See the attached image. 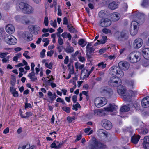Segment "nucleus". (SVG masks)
<instances>
[{
  "label": "nucleus",
  "mask_w": 149,
  "mask_h": 149,
  "mask_svg": "<svg viewBox=\"0 0 149 149\" xmlns=\"http://www.w3.org/2000/svg\"><path fill=\"white\" fill-rule=\"evenodd\" d=\"M47 95L49 98L52 100H54L57 97V95L54 93L52 94V93L50 91H48L47 93Z\"/></svg>",
  "instance_id": "31"
},
{
  "label": "nucleus",
  "mask_w": 149,
  "mask_h": 149,
  "mask_svg": "<svg viewBox=\"0 0 149 149\" xmlns=\"http://www.w3.org/2000/svg\"><path fill=\"white\" fill-rule=\"evenodd\" d=\"M93 114L95 116L100 117L105 116L108 115V113L104 109L103 110L101 109L95 110L94 111Z\"/></svg>",
  "instance_id": "14"
},
{
  "label": "nucleus",
  "mask_w": 149,
  "mask_h": 149,
  "mask_svg": "<svg viewBox=\"0 0 149 149\" xmlns=\"http://www.w3.org/2000/svg\"><path fill=\"white\" fill-rule=\"evenodd\" d=\"M141 105L144 107L149 106V97L147 96L143 98L141 101Z\"/></svg>",
  "instance_id": "19"
},
{
  "label": "nucleus",
  "mask_w": 149,
  "mask_h": 149,
  "mask_svg": "<svg viewBox=\"0 0 149 149\" xmlns=\"http://www.w3.org/2000/svg\"><path fill=\"white\" fill-rule=\"evenodd\" d=\"M63 47L62 46H60L58 45L57 47V49L58 50V52L60 53L62 51V49L63 48Z\"/></svg>",
  "instance_id": "63"
},
{
  "label": "nucleus",
  "mask_w": 149,
  "mask_h": 149,
  "mask_svg": "<svg viewBox=\"0 0 149 149\" xmlns=\"http://www.w3.org/2000/svg\"><path fill=\"white\" fill-rule=\"evenodd\" d=\"M141 54L139 52H134L130 53L128 56V61L132 63H135L141 59Z\"/></svg>",
  "instance_id": "1"
},
{
  "label": "nucleus",
  "mask_w": 149,
  "mask_h": 149,
  "mask_svg": "<svg viewBox=\"0 0 149 149\" xmlns=\"http://www.w3.org/2000/svg\"><path fill=\"white\" fill-rule=\"evenodd\" d=\"M69 31L71 33H76L77 32V30L75 29V28L73 27L69 30Z\"/></svg>",
  "instance_id": "55"
},
{
  "label": "nucleus",
  "mask_w": 149,
  "mask_h": 149,
  "mask_svg": "<svg viewBox=\"0 0 149 149\" xmlns=\"http://www.w3.org/2000/svg\"><path fill=\"white\" fill-rule=\"evenodd\" d=\"M6 30L8 33L12 34L15 31V28L12 25L9 24L6 26Z\"/></svg>",
  "instance_id": "21"
},
{
  "label": "nucleus",
  "mask_w": 149,
  "mask_h": 149,
  "mask_svg": "<svg viewBox=\"0 0 149 149\" xmlns=\"http://www.w3.org/2000/svg\"><path fill=\"white\" fill-rule=\"evenodd\" d=\"M128 33L125 31H123L121 32L118 31L115 34V36L118 37V38L121 37L126 38L128 37Z\"/></svg>",
  "instance_id": "18"
},
{
  "label": "nucleus",
  "mask_w": 149,
  "mask_h": 149,
  "mask_svg": "<svg viewBox=\"0 0 149 149\" xmlns=\"http://www.w3.org/2000/svg\"><path fill=\"white\" fill-rule=\"evenodd\" d=\"M82 138V136L81 135H79L77 136V138L75 140V142H76L80 140Z\"/></svg>",
  "instance_id": "61"
},
{
  "label": "nucleus",
  "mask_w": 149,
  "mask_h": 149,
  "mask_svg": "<svg viewBox=\"0 0 149 149\" xmlns=\"http://www.w3.org/2000/svg\"><path fill=\"white\" fill-rule=\"evenodd\" d=\"M108 83L110 85L116 87L121 84V80L119 77L113 76L111 77Z\"/></svg>",
  "instance_id": "4"
},
{
  "label": "nucleus",
  "mask_w": 149,
  "mask_h": 149,
  "mask_svg": "<svg viewBox=\"0 0 149 149\" xmlns=\"http://www.w3.org/2000/svg\"><path fill=\"white\" fill-rule=\"evenodd\" d=\"M73 108L72 109L76 111L77 110V108H79L80 107V105L78 103H77L75 105H73Z\"/></svg>",
  "instance_id": "46"
},
{
  "label": "nucleus",
  "mask_w": 149,
  "mask_h": 149,
  "mask_svg": "<svg viewBox=\"0 0 149 149\" xmlns=\"http://www.w3.org/2000/svg\"><path fill=\"white\" fill-rule=\"evenodd\" d=\"M120 14L117 12H114L111 14V18L114 21H116L120 18Z\"/></svg>",
  "instance_id": "22"
},
{
  "label": "nucleus",
  "mask_w": 149,
  "mask_h": 149,
  "mask_svg": "<svg viewBox=\"0 0 149 149\" xmlns=\"http://www.w3.org/2000/svg\"><path fill=\"white\" fill-rule=\"evenodd\" d=\"M63 22V24L67 25L68 24V20L66 17L64 18Z\"/></svg>",
  "instance_id": "62"
},
{
  "label": "nucleus",
  "mask_w": 149,
  "mask_h": 149,
  "mask_svg": "<svg viewBox=\"0 0 149 149\" xmlns=\"http://www.w3.org/2000/svg\"><path fill=\"white\" fill-rule=\"evenodd\" d=\"M103 32L105 34L110 33L111 32V31L110 30L108 29L107 28H104L102 30Z\"/></svg>",
  "instance_id": "45"
},
{
  "label": "nucleus",
  "mask_w": 149,
  "mask_h": 149,
  "mask_svg": "<svg viewBox=\"0 0 149 149\" xmlns=\"http://www.w3.org/2000/svg\"><path fill=\"white\" fill-rule=\"evenodd\" d=\"M9 56H6V57H5L2 59V62L3 63H8L9 62Z\"/></svg>",
  "instance_id": "43"
},
{
  "label": "nucleus",
  "mask_w": 149,
  "mask_h": 149,
  "mask_svg": "<svg viewBox=\"0 0 149 149\" xmlns=\"http://www.w3.org/2000/svg\"><path fill=\"white\" fill-rule=\"evenodd\" d=\"M94 50L95 49L92 46L91 43L88 44L86 47V49L87 53H89L90 54V53L93 52Z\"/></svg>",
  "instance_id": "27"
},
{
  "label": "nucleus",
  "mask_w": 149,
  "mask_h": 149,
  "mask_svg": "<svg viewBox=\"0 0 149 149\" xmlns=\"http://www.w3.org/2000/svg\"><path fill=\"white\" fill-rule=\"evenodd\" d=\"M65 51L67 53H71L74 52V49L73 47L69 45L66 47Z\"/></svg>",
  "instance_id": "32"
},
{
  "label": "nucleus",
  "mask_w": 149,
  "mask_h": 149,
  "mask_svg": "<svg viewBox=\"0 0 149 149\" xmlns=\"http://www.w3.org/2000/svg\"><path fill=\"white\" fill-rule=\"evenodd\" d=\"M7 54L6 53H0V57L3 58L6 56Z\"/></svg>",
  "instance_id": "53"
},
{
  "label": "nucleus",
  "mask_w": 149,
  "mask_h": 149,
  "mask_svg": "<svg viewBox=\"0 0 149 149\" xmlns=\"http://www.w3.org/2000/svg\"><path fill=\"white\" fill-rule=\"evenodd\" d=\"M143 44L142 39L139 38L136 39L134 40L133 43V46L135 49H138L142 46Z\"/></svg>",
  "instance_id": "12"
},
{
  "label": "nucleus",
  "mask_w": 149,
  "mask_h": 149,
  "mask_svg": "<svg viewBox=\"0 0 149 149\" xmlns=\"http://www.w3.org/2000/svg\"><path fill=\"white\" fill-rule=\"evenodd\" d=\"M54 51L53 50H50V51H48L47 52V56H52L53 53Z\"/></svg>",
  "instance_id": "60"
},
{
  "label": "nucleus",
  "mask_w": 149,
  "mask_h": 149,
  "mask_svg": "<svg viewBox=\"0 0 149 149\" xmlns=\"http://www.w3.org/2000/svg\"><path fill=\"white\" fill-rule=\"evenodd\" d=\"M48 18L46 16L45 17L44 23L46 26H47L48 25Z\"/></svg>",
  "instance_id": "51"
},
{
  "label": "nucleus",
  "mask_w": 149,
  "mask_h": 149,
  "mask_svg": "<svg viewBox=\"0 0 149 149\" xmlns=\"http://www.w3.org/2000/svg\"><path fill=\"white\" fill-rule=\"evenodd\" d=\"M21 22L23 23L25 22L26 24H27L29 22V21L27 18L26 16H23L21 17Z\"/></svg>",
  "instance_id": "38"
},
{
  "label": "nucleus",
  "mask_w": 149,
  "mask_h": 149,
  "mask_svg": "<svg viewBox=\"0 0 149 149\" xmlns=\"http://www.w3.org/2000/svg\"><path fill=\"white\" fill-rule=\"evenodd\" d=\"M19 6L20 9L25 14H30L34 12V8L33 7L27 3H20Z\"/></svg>",
  "instance_id": "2"
},
{
  "label": "nucleus",
  "mask_w": 149,
  "mask_h": 149,
  "mask_svg": "<svg viewBox=\"0 0 149 149\" xmlns=\"http://www.w3.org/2000/svg\"><path fill=\"white\" fill-rule=\"evenodd\" d=\"M149 5V0H143L142 6L143 7H147Z\"/></svg>",
  "instance_id": "41"
},
{
  "label": "nucleus",
  "mask_w": 149,
  "mask_h": 149,
  "mask_svg": "<svg viewBox=\"0 0 149 149\" xmlns=\"http://www.w3.org/2000/svg\"><path fill=\"white\" fill-rule=\"evenodd\" d=\"M75 65L76 69H77L78 68L82 69L84 66V64L79 63L78 62L75 63Z\"/></svg>",
  "instance_id": "34"
},
{
  "label": "nucleus",
  "mask_w": 149,
  "mask_h": 149,
  "mask_svg": "<svg viewBox=\"0 0 149 149\" xmlns=\"http://www.w3.org/2000/svg\"><path fill=\"white\" fill-rule=\"evenodd\" d=\"M100 92L104 94L107 97H111L113 94L112 90L110 88L107 86H103L100 89Z\"/></svg>",
  "instance_id": "7"
},
{
  "label": "nucleus",
  "mask_w": 149,
  "mask_h": 149,
  "mask_svg": "<svg viewBox=\"0 0 149 149\" xmlns=\"http://www.w3.org/2000/svg\"><path fill=\"white\" fill-rule=\"evenodd\" d=\"M140 136L139 135H134L131 138V142L134 144H136L139 141Z\"/></svg>",
  "instance_id": "25"
},
{
  "label": "nucleus",
  "mask_w": 149,
  "mask_h": 149,
  "mask_svg": "<svg viewBox=\"0 0 149 149\" xmlns=\"http://www.w3.org/2000/svg\"><path fill=\"white\" fill-rule=\"evenodd\" d=\"M128 86L130 88H133L135 86L134 82L133 81H130L129 83Z\"/></svg>",
  "instance_id": "42"
},
{
  "label": "nucleus",
  "mask_w": 149,
  "mask_h": 149,
  "mask_svg": "<svg viewBox=\"0 0 149 149\" xmlns=\"http://www.w3.org/2000/svg\"><path fill=\"white\" fill-rule=\"evenodd\" d=\"M75 116H73L72 117H68L67 118V120L70 123H71L72 121L75 120Z\"/></svg>",
  "instance_id": "50"
},
{
  "label": "nucleus",
  "mask_w": 149,
  "mask_h": 149,
  "mask_svg": "<svg viewBox=\"0 0 149 149\" xmlns=\"http://www.w3.org/2000/svg\"><path fill=\"white\" fill-rule=\"evenodd\" d=\"M28 76L32 81H35L37 80V78L35 76V74H28Z\"/></svg>",
  "instance_id": "37"
},
{
  "label": "nucleus",
  "mask_w": 149,
  "mask_h": 149,
  "mask_svg": "<svg viewBox=\"0 0 149 149\" xmlns=\"http://www.w3.org/2000/svg\"><path fill=\"white\" fill-rule=\"evenodd\" d=\"M111 24V22L110 19L105 18L100 21V25L102 27H107L110 26Z\"/></svg>",
  "instance_id": "11"
},
{
  "label": "nucleus",
  "mask_w": 149,
  "mask_h": 149,
  "mask_svg": "<svg viewBox=\"0 0 149 149\" xmlns=\"http://www.w3.org/2000/svg\"><path fill=\"white\" fill-rule=\"evenodd\" d=\"M78 58L79 59V61L82 62H84L85 60L84 57L82 56H80Z\"/></svg>",
  "instance_id": "64"
},
{
  "label": "nucleus",
  "mask_w": 149,
  "mask_h": 149,
  "mask_svg": "<svg viewBox=\"0 0 149 149\" xmlns=\"http://www.w3.org/2000/svg\"><path fill=\"white\" fill-rule=\"evenodd\" d=\"M143 145L145 149H149V136H146L144 138Z\"/></svg>",
  "instance_id": "20"
},
{
  "label": "nucleus",
  "mask_w": 149,
  "mask_h": 149,
  "mask_svg": "<svg viewBox=\"0 0 149 149\" xmlns=\"http://www.w3.org/2000/svg\"><path fill=\"white\" fill-rule=\"evenodd\" d=\"M137 17L139 19L138 20L140 23H143L144 19V15L143 14L139 13L137 14Z\"/></svg>",
  "instance_id": "29"
},
{
  "label": "nucleus",
  "mask_w": 149,
  "mask_h": 149,
  "mask_svg": "<svg viewBox=\"0 0 149 149\" xmlns=\"http://www.w3.org/2000/svg\"><path fill=\"white\" fill-rule=\"evenodd\" d=\"M101 124L107 130L111 129L112 127V125L111 122L106 119L102 120L101 122Z\"/></svg>",
  "instance_id": "10"
},
{
  "label": "nucleus",
  "mask_w": 149,
  "mask_h": 149,
  "mask_svg": "<svg viewBox=\"0 0 149 149\" xmlns=\"http://www.w3.org/2000/svg\"><path fill=\"white\" fill-rule=\"evenodd\" d=\"M118 66L120 69L123 70H126L129 68L130 64L126 61H122L118 63Z\"/></svg>",
  "instance_id": "15"
},
{
  "label": "nucleus",
  "mask_w": 149,
  "mask_h": 149,
  "mask_svg": "<svg viewBox=\"0 0 149 149\" xmlns=\"http://www.w3.org/2000/svg\"><path fill=\"white\" fill-rule=\"evenodd\" d=\"M29 145L27 144L23 146H19L18 149H28L29 148Z\"/></svg>",
  "instance_id": "49"
},
{
  "label": "nucleus",
  "mask_w": 149,
  "mask_h": 149,
  "mask_svg": "<svg viewBox=\"0 0 149 149\" xmlns=\"http://www.w3.org/2000/svg\"><path fill=\"white\" fill-rule=\"evenodd\" d=\"M106 148V146L100 142L93 140L90 141L88 146L89 149H100Z\"/></svg>",
  "instance_id": "3"
},
{
  "label": "nucleus",
  "mask_w": 149,
  "mask_h": 149,
  "mask_svg": "<svg viewBox=\"0 0 149 149\" xmlns=\"http://www.w3.org/2000/svg\"><path fill=\"white\" fill-rule=\"evenodd\" d=\"M118 109L117 106L113 104H109L107 107L104 108V109L107 112H116V110Z\"/></svg>",
  "instance_id": "13"
},
{
  "label": "nucleus",
  "mask_w": 149,
  "mask_h": 149,
  "mask_svg": "<svg viewBox=\"0 0 149 149\" xmlns=\"http://www.w3.org/2000/svg\"><path fill=\"white\" fill-rule=\"evenodd\" d=\"M45 51V49H43L41 52L40 53V57L41 58H43L44 57Z\"/></svg>",
  "instance_id": "54"
},
{
  "label": "nucleus",
  "mask_w": 149,
  "mask_h": 149,
  "mask_svg": "<svg viewBox=\"0 0 149 149\" xmlns=\"http://www.w3.org/2000/svg\"><path fill=\"white\" fill-rule=\"evenodd\" d=\"M97 66L99 68H101L102 69H103L106 67V64L102 62L99 63Z\"/></svg>",
  "instance_id": "40"
},
{
  "label": "nucleus",
  "mask_w": 149,
  "mask_h": 149,
  "mask_svg": "<svg viewBox=\"0 0 149 149\" xmlns=\"http://www.w3.org/2000/svg\"><path fill=\"white\" fill-rule=\"evenodd\" d=\"M120 69L116 66L111 67L109 69L110 72L113 74H116L120 78H122L124 76V73Z\"/></svg>",
  "instance_id": "6"
},
{
  "label": "nucleus",
  "mask_w": 149,
  "mask_h": 149,
  "mask_svg": "<svg viewBox=\"0 0 149 149\" xmlns=\"http://www.w3.org/2000/svg\"><path fill=\"white\" fill-rule=\"evenodd\" d=\"M51 24L54 28H56L57 27L56 21V20H54V21H52V22H51Z\"/></svg>",
  "instance_id": "59"
},
{
  "label": "nucleus",
  "mask_w": 149,
  "mask_h": 149,
  "mask_svg": "<svg viewBox=\"0 0 149 149\" xmlns=\"http://www.w3.org/2000/svg\"><path fill=\"white\" fill-rule=\"evenodd\" d=\"M90 74V72L87 70L84 69L81 71V77H83V79H84L86 77H88Z\"/></svg>",
  "instance_id": "23"
},
{
  "label": "nucleus",
  "mask_w": 149,
  "mask_h": 149,
  "mask_svg": "<svg viewBox=\"0 0 149 149\" xmlns=\"http://www.w3.org/2000/svg\"><path fill=\"white\" fill-rule=\"evenodd\" d=\"M5 42L10 45H14L17 42L16 39L13 36H9L4 38Z\"/></svg>",
  "instance_id": "9"
},
{
  "label": "nucleus",
  "mask_w": 149,
  "mask_h": 149,
  "mask_svg": "<svg viewBox=\"0 0 149 149\" xmlns=\"http://www.w3.org/2000/svg\"><path fill=\"white\" fill-rule=\"evenodd\" d=\"M117 91L118 93L121 96H125V93L126 92V89L125 87L121 84L118 86L117 88Z\"/></svg>",
  "instance_id": "17"
},
{
  "label": "nucleus",
  "mask_w": 149,
  "mask_h": 149,
  "mask_svg": "<svg viewBox=\"0 0 149 149\" xmlns=\"http://www.w3.org/2000/svg\"><path fill=\"white\" fill-rule=\"evenodd\" d=\"M143 56L146 59H149V48H146L142 50Z\"/></svg>",
  "instance_id": "24"
},
{
  "label": "nucleus",
  "mask_w": 149,
  "mask_h": 149,
  "mask_svg": "<svg viewBox=\"0 0 149 149\" xmlns=\"http://www.w3.org/2000/svg\"><path fill=\"white\" fill-rule=\"evenodd\" d=\"M118 2L116 1H114L109 4V7L111 9L114 10L118 7Z\"/></svg>",
  "instance_id": "28"
},
{
  "label": "nucleus",
  "mask_w": 149,
  "mask_h": 149,
  "mask_svg": "<svg viewBox=\"0 0 149 149\" xmlns=\"http://www.w3.org/2000/svg\"><path fill=\"white\" fill-rule=\"evenodd\" d=\"M137 93V92L136 91H133L132 90L128 92V94L129 96L131 97H133L136 95Z\"/></svg>",
  "instance_id": "39"
},
{
  "label": "nucleus",
  "mask_w": 149,
  "mask_h": 149,
  "mask_svg": "<svg viewBox=\"0 0 149 149\" xmlns=\"http://www.w3.org/2000/svg\"><path fill=\"white\" fill-rule=\"evenodd\" d=\"M139 26V24L137 22L134 21H132V22L131 34L132 36H134L137 33Z\"/></svg>",
  "instance_id": "8"
},
{
  "label": "nucleus",
  "mask_w": 149,
  "mask_h": 149,
  "mask_svg": "<svg viewBox=\"0 0 149 149\" xmlns=\"http://www.w3.org/2000/svg\"><path fill=\"white\" fill-rule=\"evenodd\" d=\"M58 42L60 45H63V40L61 38H59L58 40Z\"/></svg>",
  "instance_id": "56"
},
{
  "label": "nucleus",
  "mask_w": 149,
  "mask_h": 149,
  "mask_svg": "<svg viewBox=\"0 0 149 149\" xmlns=\"http://www.w3.org/2000/svg\"><path fill=\"white\" fill-rule=\"evenodd\" d=\"M129 110V107L128 106L125 105L122 106L120 109V111L121 112H127Z\"/></svg>",
  "instance_id": "35"
},
{
  "label": "nucleus",
  "mask_w": 149,
  "mask_h": 149,
  "mask_svg": "<svg viewBox=\"0 0 149 149\" xmlns=\"http://www.w3.org/2000/svg\"><path fill=\"white\" fill-rule=\"evenodd\" d=\"M21 17L19 15H17L15 17V18L17 21H21Z\"/></svg>",
  "instance_id": "58"
},
{
  "label": "nucleus",
  "mask_w": 149,
  "mask_h": 149,
  "mask_svg": "<svg viewBox=\"0 0 149 149\" xmlns=\"http://www.w3.org/2000/svg\"><path fill=\"white\" fill-rule=\"evenodd\" d=\"M105 11L104 10L100 11L99 13V16L100 17L102 18L104 17L105 14Z\"/></svg>",
  "instance_id": "48"
},
{
  "label": "nucleus",
  "mask_w": 149,
  "mask_h": 149,
  "mask_svg": "<svg viewBox=\"0 0 149 149\" xmlns=\"http://www.w3.org/2000/svg\"><path fill=\"white\" fill-rule=\"evenodd\" d=\"M107 101L104 97H98L95 99L94 104L97 108H100L107 104Z\"/></svg>",
  "instance_id": "5"
},
{
  "label": "nucleus",
  "mask_w": 149,
  "mask_h": 149,
  "mask_svg": "<svg viewBox=\"0 0 149 149\" xmlns=\"http://www.w3.org/2000/svg\"><path fill=\"white\" fill-rule=\"evenodd\" d=\"M60 6L59 5L58 6V15L59 16H61L62 15V13L60 9Z\"/></svg>",
  "instance_id": "57"
},
{
  "label": "nucleus",
  "mask_w": 149,
  "mask_h": 149,
  "mask_svg": "<svg viewBox=\"0 0 149 149\" xmlns=\"http://www.w3.org/2000/svg\"><path fill=\"white\" fill-rule=\"evenodd\" d=\"M98 135L101 136L107 137V133L104 130L100 129L97 132Z\"/></svg>",
  "instance_id": "26"
},
{
  "label": "nucleus",
  "mask_w": 149,
  "mask_h": 149,
  "mask_svg": "<svg viewBox=\"0 0 149 149\" xmlns=\"http://www.w3.org/2000/svg\"><path fill=\"white\" fill-rule=\"evenodd\" d=\"M62 109L67 113H69L70 112V109L69 107L65 106L63 107Z\"/></svg>",
  "instance_id": "44"
},
{
  "label": "nucleus",
  "mask_w": 149,
  "mask_h": 149,
  "mask_svg": "<svg viewBox=\"0 0 149 149\" xmlns=\"http://www.w3.org/2000/svg\"><path fill=\"white\" fill-rule=\"evenodd\" d=\"M25 38H27L28 41L31 40L33 39V36L32 34L28 32H25L24 33Z\"/></svg>",
  "instance_id": "33"
},
{
  "label": "nucleus",
  "mask_w": 149,
  "mask_h": 149,
  "mask_svg": "<svg viewBox=\"0 0 149 149\" xmlns=\"http://www.w3.org/2000/svg\"><path fill=\"white\" fill-rule=\"evenodd\" d=\"M107 40V37L106 36H103L102 37V39L101 40H97V42L95 43L94 44V46H96L100 44H104L105 43Z\"/></svg>",
  "instance_id": "30"
},
{
  "label": "nucleus",
  "mask_w": 149,
  "mask_h": 149,
  "mask_svg": "<svg viewBox=\"0 0 149 149\" xmlns=\"http://www.w3.org/2000/svg\"><path fill=\"white\" fill-rule=\"evenodd\" d=\"M29 52L28 51H25L24 53L23 54V55L27 59H30L31 58L30 57L27 55V54Z\"/></svg>",
  "instance_id": "52"
},
{
  "label": "nucleus",
  "mask_w": 149,
  "mask_h": 149,
  "mask_svg": "<svg viewBox=\"0 0 149 149\" xmlns=\"http://www.w3.org/2000/svg\"><path fill=\"white\" fill-rule=\"evenodd\" d=\"M52 65L53 64L52 62L50 63L49 64L47 63H46L45 64V66L50 69H52Z\"/></svg>",
  "instance_id": "47"
},
{
  "label": "nucleus",
  "mask_w": 149,
  "mask_h": 149,
  "mask_svg": "<svg viewBox=\"0 0 149 149\" xmlns=\"http://www.w3.org/2000/svg\"><path fill=\"white\" fill-rule=\"evenodd\" d=\"M78 44L82 47L85 46L86 44V42H85L83 39H80L78 42Z\"/></svg>",
  "instance_id": "36"
},
{
  "label": "nucleus",
  "mask_w": 149,
  "mask_h": 149,
  "mask_svg": "<svg viewBox=\"0 0 149 149\" xmlns=\"http://www.w3.org/2000/svg\"><path fill=\"white\" fill-rule=\"evenodd\" d=\"M30 31L33 34L37 35L40 31V28L37 25H33L29 28Z\"/></svg>",
  "instance_id": "16"
}]
</instances>
